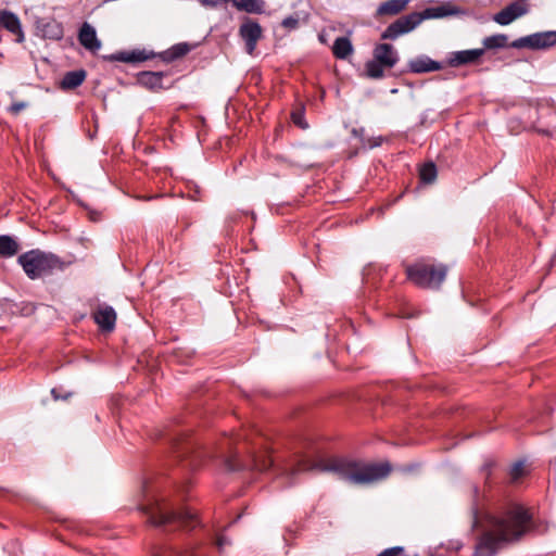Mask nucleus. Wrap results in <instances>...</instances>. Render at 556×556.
Masks as SVG:
<instances>
[{
    "mask_svg": "<svg viewBox=\"0 0 556 556\" xmlns=\"http://www.w3.org/2000/svg\"><path fill=\"white\" fill-rule=\"evenodd\" d=\"M314 469L333 472L338 479L351 484L366 485L387 478L391 472V465L388 462L367 463L350 458H332L318 462L301 458L296 460V464L283 468L281 475L289 479L288 485H291L294 475Z\"/></svg>",
    "mask_w": 556,
    "mask_h": 556,
    "instance_id": "nucleus-1",
    "label": "nucleus"
},
{
    "mask_svg": "<svg viewBox=\"0 0 556 556\" xmlns=\"http://www.w3.org/2000/svg\"><path fill=\"white\" fill-rule=\"evenodd\" d=\"M148 482L142 484V502L132 518L147 517V521H194L199 518L194 508L150 494Z\"/></svg>",
    "mask_w": 556,
    "mask_h": 556,
    "instance_id": "nucleus-2",
    "label": "nucleus"
},
{
    "mask_svg": "<svg viewBox=\"0 0 556 556\" xmlns=\"http://www.w3.org/2000/svg\"><path fill=\"white\" fill-rule=\"evenodd\" d=\"M528 523H491L483 529L476 544V556H492L506 542L518 540L527 530Z\"/></svg>",
    "mask_w": 556,
    "mask_h": 556,
    "instance_id": "nucleus-3",
    "label": "nucleus"
},
{
    "mask_svg": "<svg viewBox=\"0 0 556 556\" xmlns=\"http://www.w3.org/2000/svg\"><path fill=\"white\" fill-rule=\"evenodd\" d=\"M447 266L430 260H418L407 265L406 277L415 286L422 289L437 290L441 287L447 275Z\"/></svg>",
    "mask_w": 556,
    "mask_h": 556,
    "instance_id": "nucleus-4",
    "label": "nucleus"
},
{
    "mask_svg": "<svg viewBox=\"0 0 556 556\" xmlns=\"http://www.w3.org/2000/svg\"><path fill=\"white\" fill-rule=\"evenodd\" d=\"M190 51V47L186 42L177 43L170 47L168 50L155 53L153 51H149L147 49H134L130 51H118L111 55L113 61L124 62V63H140L147 60H152L155 58L161 59L165 63L174 62L182 56H185Z\"/></svg>",
    "mask_w": 556,
    "mask_h": 556,
    "instance_id": "nucleus-5",
    "label": "nucleus"
},
{
    "mask_svg": "<svg viewBox=\"0 0 556 556\" xmlns=\"http://www.w3.org/2000/svg\"><path fill=\"white\" fill-rule=\"evenodd\" d=\"M17 262L30 279L50 274L60 263L56 256L40 250H30L21 254Z\"/></svg>",
    "mask_w": 556,
    "mask_h": 556,
    "instance_id": "nucleus-6",
    "label": "nucleus"
},
{
    "mask_svg": "<svg viewBox=\"0 0 556 556\" xmlns=\"http://www.w3.org/2000/svg\"><path fill=\"white\" fill-rule=\"evenodd\" d=\"M223 450L224 447L220 446V457L229 471L241 469L266 471L274 466V459L267 452H262L260 455L253 453L248 460H241L237 452L232 456H226Z\"/></svg>",
    "mask_w": 556,
    "mask_h": 556,
    "instance_id": "nucleus-7",
    "label": "nucleus"
},
{
    "mask_svg": "<svg viewBox=\"0 0 556 556\" xmlns=\"http://www.w3.org/2000/svg\"><path fill=\"white\" fill-rule=\"evenodd\" d=\"M422 22V16L418 12H413L407 15L399 17L391 23L381 34L383 40H395L400 36L412 31Z\"/></svg>",
    "mask_w": 556,
    "mask_h": 556,
    "instance_id": "nucleus-8",
    "label": "nucleus"
},
{
    "mask_svg": "<svg viewBox=\"0 0 556 556\" xmlns=\"http://www.w3.org/2000/svg\"><path fill=\"white\" fill-rule=\"evenodd\" d=\"M556 45V31L534 33L514 40L509 47L531 50L547 49Z\"/></svg>",
    "mask_w": 556,
    "mask_h": 556,
    "instance_id": "nucleus-9",
    "label": "nucleus"
},
{
    "mask_svg": "<svg viewBox=\"0 0 556 556\" xmlns=\"http://www.w3.org/2000/svg\"><path fill=\"white\" fill-rule=\"evenodd\" d=\"M263 29L261 25L245 17L239 27V36L245 43V50L249 54H253L256 49L257 41L262 38Z\"/></svg>",
    "mask_w": 556,
    "mask_h": 556,
    "instance_id": "nucleus-10",
    "label": "nucleus"
},
{
    "mask_svg": "<svg viewBox=\"0 0 556 556\" xmlns=\"http://www.w3.org/2000/svg\"><path fill=\"white\" fill-rule=\"evenodd\" d=\"M507 517L506 521H533L536 518L535 507H529L520 503L509 502L503 507ZM492 521H505L504 519H493Z\"/></svg>",
    "mask_w": 556,
    "mask_h": 556,
    "instance_id": "nucleus-11",
    "label": "nucleus"
},
{
    "mask_svg": "<svg viewBox=\"0 0 556 556\" xmlns=\"http://www.w3.org/2000/svg\"><path fill=\"white\" fill-rule=\"evenodd\" d=\"M528 13V9L522 2H513L501 10L493 16V21L500 25H508L513 23L518 17L523 16Z\"/></svg>",
    "mask_w": 556,
    "mask_h": 556,
    "instance_id": "nucleus-12",
    "label": "nucleus"
},
{
    "mask_svg": "<svg viewBox=\"0 0 556 556\" xmlns=\"http://www.w3.org/2000/svg\"><path fill=\"white\" fill-rule=\"evenodd\" d=\"M79 43L88 51L96 53L101 49V41L97 36L96 28L88 22H84L78 31Z\"/></svg>",
    "mask_w": 556,
    "mask_h": 556,
    "instance_id": "nucleus-13",
    "label": "nucleus"
},
{
    "mask_svg": "<svg viewBox=\"0 0 556 556\" xmlns=\"http://www.w3.org/2000/svg\"><path fill=\"white\" fill-rule=\"evenodd\" d=\"M0 26L16 36L15 41L22 43L25 39L21 21L16 14L11 11H0Z\"/></svg>",
    "mask_w": 556,
    "mask_h": 556,
    "instance_id": "nucleus-14",
    "label": "nucleus"
},
{
    "mask_svg": "<svg viewBox=\"0 0 556 556\" xmlns=\"http://www.w3.org/2000/svg\"><path fill=\"white\" fill-rule=\"evenodd\" d=\"M94 323L103 331H112L115 328L116 313L112 306L100 305L92 314Z\"/></svg>",
    "mask_w": 556,
    "mask_h": 556,
    "instance_id": "nucleus-15",
    "label": "nucleus"
},
{
    "mask_svg": "<svg viewBox=\"0 0 556 556\" xmlns=\"http://www.w3.org/2000/svg\"><path fill=\"white\" fill-rule=\"evenodd\" d=\"M374 59L382 63L387 68H392L399 62V53L390 43H378L374 49Z\"/></svg>",
    "mask_w": 556,
    "mask_h": 556,
    "instance_id": "nucleus-16",
    "label": "nucleus"
},
{
    "mask_svg": "<svg viewBox=\"0 0 556 556\" xmlns=\"http://www.w3.org/2000/svg\"><path fill=\"white\" fill-rule=\"evenodd\" d=\"M442 68L440 62L430 59L428 55H419L408 62V71L415 74L435 72Z\"/></svg>",
    "mask_w": 556,
    "mask_h": 556,
    "instance_id": "nucleus-17",
    "label": "nucleus"
},
{
    "mask_svg": "<svg viewBox=\"0 0 556 556\" xmlns=\"http://www.w3.org/2000/svg\"><path fill=\"white\" fill-rule=\"evenodd\" d=\"M484 49H471L453 52L448 59V64L453 67L464 64L475 63L482 54Z\"/></svg>",
    "mask_w": 556,
    "mask_h": 556,
    "instance_id": "nucleus-18",
    "label": "nucleus"
},
{
    "mask_svg": "<svg viewBox=\"0 0 556 556\" xmlns=\"http://www.w3.org/2000/svg\"><path fill=\"white\" fill-rule=\"evenodd\" d=\"M164 72H140L137 75V81L140 86L157 91L163 88Z\"/></svg>",
    "mask_w": 556,
    "mask_h": 556,
    "instance_id": "nucleus-19",
    "label": "nucleus"
},
{
    "mask_svg": "<svg viewBox=\"0 0 556 556\" xmlns=\"http://www.w3.org/2000/svg\"><path fill=\"white\" fill-rule=\"evenodd\" d=\"M231 4L238 11L248 14H263L266 10L265 0H231Z\"/></svg>",
    "mask_w": 556,
    "mask_h": 556,
    "instance_id": "nucleus-20",
    "label": "nucleus"
},
{
    "mask_svg": "<svg viewBox=\"0 0 556 556\" xmlns=\"http://www.w3.org/2000/svg\"><path fill=\"white\" fill-rule=\"evenodd\" d=\"M409 0H388L381 2L376 11V16H393L405 10Z\"/></svg>",
    "mask_w": 556,
    "mask_h": 556,
    "instance_id": "nucleus-21",
    "label": "nucleus"
},
{
    "mask_svg": "<svg viewBox=\"0 0 556 556\" xmlns=\"http://www.w3.org/2000/svg\"><path fill=\"white\" fill-rule=\"evenodd\" d=\"M354 52L352 41L349 37H338L332 46V54L336 59L345 60Z\"/></svg>",
    "mask_w": 556,
    "mask_h": 556,
    "instance_id": "nucleus-22",
    "label": "nucleus"
},
{
    "mask_svg": "<svg viewBox=\"0 0 556 556\" xmlns=\"http://www.w3.org/2000/svg\"><path fill=\"white\" fill-rule=\"evenodd\" d=\"M86 79V72L84 70L67 72L61 81V88L64 90H72L79 87Z\"/></svg>",
    "mask_w": 556,
    "mask_h": 556,
    "instance_id": "nucleus-23",
    "label": "nucleus"
},
{
    "mask_svg": "<svg viewBox=\"0 0 556 556\" xmlns=\"http://www.w3.org/2000/svg\"><path fill=\"white\" fill-rule=\"evenodd\" d=\"M42 37L50 40L59 41L63 38L64 29L61 23L51 20L42 24L40 28Z\"/></svg>",
    "mask_w": 556,
    "mask_h": 556,
    "instance_id": "nucleus-24",
    "label": "nucleus"
},
{
    "mask_svg": "<svg viewBox=\"0 0 556 556\" xmlns=\"http://www.w3.org/2000/svg\"><path fill=\"white\" fill-rule=\"evenodd\" d=\"M20 245L17 241L8 235L0 236V256L12 257L18 252Z\"/></svg>",
    "mask_w": 556,
    "mask_h": 556,
    "instance_id": "nucleus-25",
    "label": "nucleus"
},
{
    "mask_svg": "<svg viewBox=\"0 0 556 556\" xmlns=\"http://www.w3.org/2000/svg\"><path fill=\"white\" fill-rule=\"evenodd\" d=\"M384 68L387 67L376 59L367 61L365 64L366 75L372 79L382 78L384 76Z\"/></svg>",
    "mask_w": 556,
    "mask_h": 556,
    "instance_id": "nucleus-26",
    "label": "nucleus"
},
{
    "mask_svg": "<svg viewBox=\"0 0 556 556\" xmlns=\"http://www.w3.org/2000/svg\"><path fill=\"white\" fill-rule=\"evenodd\" d=\"M438 170L433 162L425 163L419 169V178L425 184H432L437 179Z\"/></svg>",
    "mask_w": 556,
    "mask_h": 556,
    "instance_id": "nucleus-27",
    "label": "nucleus"
},
{
    "mask_svg": "<svg viewBox=\"0 0 556 556\" xmlns=\"http://www.w3.org/2000/svg\"><path fill=\"white\" fill-rule=\"evenodd\" d=\"M508 37L504 34L492 35L483 39L485 49H500L507 46Z\"/></svg>",
    "mask_w": 556,
    "mask_h": 556,
    "instance_id": "nucleus-28",
    "label": "nucleus"
},
{
    "mask_svg": "<svg viewBox=\"0 0 556 556\" xmlns=\"http://www.w3.org/2000/svg\"><path fill=\"white\" fill-rule=\"evenodd\" d=\"M420 16H422V21L426 18H439L446 15V11L443 7H435V8H427L421 13H419Z\"/></svg>",
    "mask_w": 556,
    "mask_h": 556,
    "instance_id": "nucleus-29",
    "label": "nucleus"
},
{
    "mask_svg": "<svg viewBox=\"0 0 556 556\" xmlns=\"http://www.w3.org/2000/svg\"><path fill=\"white\" fill-rule=\"evenodd\" d=\"M525 463L521 460L516 462L509 469L510 481L516 482L525 476Z\"/></svg>",
    "mask_w": 556,
    "mask_h": 556,
    "instance_id": "nucleus-30",
    "label": "nucleus"
},
{
    "mask_svg": "<svg viewBox=\"0 0 556 556\" xmlns=\"http://www.w3.org/2000/svg\"><path fill=\"white\" fill-rule=\"evenodd\" d=\"M299 22L298 15H289L281 21V26L290 31L299 27Z\"/></svg>",
    "mask_w": 556,
    "mask_h": 556,
    "instance_id": "nucleus-31",
    "label": "nucleus"
},
{
    "mask_svg": "<svg viewBox=\"0 0 556 556\" xmlns=\"http://www.w3.org/2000/svg\"><path fill=\"white\" fill-rule=\"evenodd\" d=\"M382 142H383V137H381V136L367 137L366 141H364L363 149L367 150V149L378 148L382 144Z\"/></svg>",
    "mask_w": 556,
    "mask_h": 556,
    "instance_id": "nucleus-32",
    "label": "nucleus"
},
{
    "mask_svg": "<svg viewBox=\"0 0 556 556\" xmlns=\"http://www.w3.org/2000/svg\"><path fill=\"white\" fill-rule=\"evenodd\" d=\"M292 122L302 129L307 128V123L304 121L302 112H292Z\"/></svg>",
    "mask_w": 556,
    "mask_h": 556,
    "instance_id": "nucleus-33",
    "label": "nucleus"
},
{
    "mask_svg": "<svg viewBox=\"0 0 556 556\" xmlns=\"http://www.w3.org/2000/svg\"><path fill=\"white\" fill-rule=\"evenodd\" d=\"M351 134L353 137L357 138L359 140L361 148L363 149L364 141H366V131L364 127L359 128H353L351 130Z\"/></svg>",
    "mask_w": 556,
    "mask_h": 556,
    "instance_id": "nucleus-34",
    "label": "nucleus"
},
{
    "mask_svg": "<svg viewBox=\"0 0 556 556\" xmlns=\"http://www.w3.org/2000/svg\"><path fill=\"white\" fill-rule=\"evenodd\" d=\"M201 4L208 8L224 7L231 0H200Z\"/></svg>",
    "mask_w": 556,
    "mask_h": 556,
    "instance_id": "nucleus-35",
    "label": "nucleus"
},
{
    "mask_svg": "<svg viewBox=\"0 0 556 556\" xmlns=\"http://www.w3.org/2000/svg\"><path fill=\"white\" fill-rule=\"evenodd\" d=\"M378 556H404V549L403 547L395 546L383 551Z\"/></svg>",
    "mask_w": 556,
    "mask_h": 556,
    "instance_id": "nucleus-36",
    "label": "nucleus"
},
{
    "mask_svg": "<svg viewBox=\"0 0 556 556\" xmlns=\"http://www.w3.org/2000/svg\"><path fill=\"white\" fill-rule=\"evenodd\" d=\"M25 103L24 102H15L11 105L10 108V111L14 114H18L22 110L25 109Z\"/></svg>",
    "mask_w": 556,
    "mask_h": 556,
    "instance_id": "nucleus-37",
    "label": "nucleus"
},
{
    "mask_svg": "<svg viewBox=\"0 0 556 556\" xmlns=\"http://www.w3.org/2000/svg\"><path fill=\"white\" fill-rule=\"evenodd\" d=\"M202 457V452H197L192 455L191 459H190V466L192 468L197 467L200 465V458Z\"/></svg>",
    "mask_w": 556,
    "mask_h": 556,
    "instance_id": "nucleus-38",
    "label": "nucleus"
},
{
    "mask_svg": "<svg viewBox=\"0 0 556 556\" xmlns=\"http://www.w3.org/2000/svg\"><path fill=\"white\" fill-rule=\"evenodd\" d=\"M226 544H228V541L224 536H218L216 540V545L219 549H222Z\"/></svg>",
    "mask_w": 556,
    "mask_h": 556,
    "instance_id": "nucleus-39",
    "label": "nucleus"
},
{
    "mask_svg": "<svg viewBox=\"0 0 556 556\" xmlns=\"http://www.w3.org/2000/svg\"><path fill=\"white\" fill-rule=\"evenodd\" d=\"M483 471H485V475H486V479L490 477L491 475V467L490 465H484L483 468H482Z\"/></svg>",
    "mask_w": 556,
    "mask_h": 556,
    "instance_id": "nucleus-40",
    "label": "nucleus"
},
{
    "mask_svg": "<svg viewBox=\"0 0 556 556\" xmlns=\"http://www.w3.org/2000/svg\"><path fill=\"white\" fill-rule=\"evenodd\" d=\"M239 440H241V435H240V434H238V435L236 437V439H227V444L230 446V444H231L233 441H239Z\"/></svg>",
    "mask_w": 556,
    "mask_h": 556,
    "instance_id": "nucleus-41",
    "label": "nucleus"
},
{
    "mask_svg": "<svg viewBox=\"0 0 556 556\" xmlns=\"http://www.w3.org/2000/svg\"><path fill=\"white\" fill-rule=\"evenodd\" d=\"M51 394H52V396H53L55 400H58V399L60 397V396L56 394V390H55V389H52Z\"/></svg>",
    "mask_w": 556,
    "mask_h": 556,
    "instance_id": "nucleus-42",
    "label": "nucleus"
},
{
    "mask_svg": "<svg viewBox=\"0 0 556 556\" xmlns=\"http://www.w3.org/2000/svg\"><path fill=\"white\" fill-rule=\"evenodd\" d=\"M243 514H239L233 521H238V519L242 518Z\"/></svg>",
    "mask_w": 556,
    "mask_h": 556,
    "instance_id": "nucleus-43",
    "label": "nucleus"
}]
</instances>
